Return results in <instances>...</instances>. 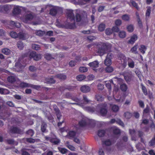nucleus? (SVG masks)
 Instances as JSON below:
<instances>
[{"label": "nucleus", "mask_w": 155, "mask_h": 155, "mask_svg": "<svg viewBox=\"0 0 155 155\" xmlns=\"http://www.w3.org/2000/svg\"><path fill=\"white\" fill-rule=\"evenodd\" d=\"M75 16V21L79 25H84L87 24L88 19L86 12L77 9Z\"/></svg>", "instance_id": "1"}, {"label": "nucleus", "mask_w": 155, "mask_h": 155, "mask_svg": "<svg viewBox=\"0 0 155 155\" xmlns=\"http://www.w3.org/2000/svg\"><path fill=\"white\" fill-rule=\"evenodd\" d=\"M97 52L98 55L101 56L106 53L111 47V44L108 43H101L99 44L97 46Z\"/></svg>", "instance_id": "2"}, {"label": "nucleus", "mask_w": 155, "mask_h": 155, "mask_svg": "<svg viewBox=\"0 0 155 155\" xmlns=\"http://www.w3.org/2000/svg\"><path fill=\"white\" fill-rule=\"evenodd\" d=\"M121 74L124 76V79L127 84H130L133 76L131 72L124 71Z\"/></svg>", "instance_id": "3"}, {"label": "nucleus", "mask_w": 155, "mask_h": 155, "mask_svg": "<svg viewBox=\"0 0 155 155\" xmlns=\"http://www.w3.org/2000/svg\"><path fill=\"white\" fill-rule=\"evenodd\" d=\"M66 14L67 17V21H73L75 20V16L73 10L71 9L67 10Z\"/></svg>", "instance_id": "4"}, {"label": "nucleus", "mask_w": 155, "mask_h": 155, "mask_svg": "<svg viewBox=\"0 0 155 155\" xmlns=\"http://www.w3.org/2000/svg\"><path fill=\"white\" fill-rule=\"evenodd\" d=\"M29 57L30 59L33 58L34 60L38 61L41 59V55L37 54L35 52L32 51L29 53Z\"/></svg>", "instance_id": "5"}, {"label": "nucleus", "mask_w": 155, "mask_h": 155, "mask_svg": "<svg viewBox=\"0 0 155 155\" xmlns=\"http://www.w3.org/2000/svg\"><path fill=\"white\" fill-rule=\"evenodd\" d=\"M100 106L101 109L100 110V113L103 116L106 115L107 113V110L106 108L107 104H100Z\"/></svg>", "instance_id": "6"}, {"label": "nucleus", "mask_w": 155, "mask_h": 155, "mask_svg": "<svg viewBox=\"0 0 155 155\" xmlns=\"http://www.w3.org/2000/svg\"><path fill=\"white\" fill-rule=\"evenodd\" d=\"M80 126L83 127L88 124H91L90 120L87 118H83L79 122Z\"/></svg>", "instance_id": "7"}, {"label": "nucleus", "mask_w": 155, "mask_h": 155, "mask_svg": "<svg viewBox=\"0 0 155 155\" xmlns=\"http://www.w3.org/2000/svg\"><path fill=\"white\" fill-rule=\"evenodd\" d=\"M65 27L67 28L73 29L76 28L75 20L73 21H67V23L65 24Z\"/></svg>", "instance_id": "8"}, {"label": "nucleus", "mask_w": 155, "mask_h": 155, "mask_svg": "<svg viewBox=\"0 0 155 155\" xmlns=\"http://www.w3.org/2000/svg\"><path fill=\"white\" fill-rule=\"evenodd\" d=\"M14 67L15 68H14V71L17 72L21 71L24 67V66L19 61L15 63Z\"/></svg>", "instance_id": "9"}, {"label": "nucleus", "mask_w": 155, "mask_h": 155, "mask_svg": "<svg viewBox=\"0 0 155 155\" xmlns=\"http://www.w3.org/2000/svg\"><path fill=\"white\" fill-rule=\"evenodd\" d=\"M10 132L12 134H19L22 132L21 129L17 127H12L10 129Z\"/></svg>", "instance_id": "10"}, {"label": "nucleus", "mask_w": 155, "mask_h": 155, "mask_svg": "<svg viewBox=\"0 0 155 155\" xmlns=\"http://www.w3.org/2000/svg\"><path fill=\"white\" fill-rule=\"evenodd\" d=\"M33 17V15L31 13H28L25 15L24 21L25 23H27L28 21L31 20Z\"/></svg>", "instance_id": "11"}, {"label": "nucleus", "mask_w": 155, "mask_h": 155, "mask_svg": "<svg viewBox=\"0 0 155 155\" xmlns=\"http://www.w3.org/2000/svg\"><path fill=\"white\" fill-rule=\"evenodd\" d=\"M80 90L83 93H87L90 91L91 88L88 86L84 85L81 87Z\"/></svg>", "instance_id": "12"}, {"label": "nucleus", "mask_w": 155, "mask_h": 155, "mask_svg": "<svg viewBox=\"0 0 155 155\" xmlns=\"http://www.w3.org/2000/svg\"><path fill=\"white\" fill-rule=\"evenodd\" d=\"M28 37L27 34L20 32L18 34V38L20 39L25 40Z\"/></svg>", "instance_id": "13"}, {"label": "nucleus", "mask_w": 155, "mask_h": 155, "mask_svg": "<svg viewBox=\"0 0 155 155\" xmlns=\"http://www.w3.org/2000/svg\"><path fill=\"white\" fill-rule=\"evenodd\" d=\"M121 64L123 68L124 69L127 65V60L124 56H122V58L120 59Z\"/></svg>", "instance_id": "14"}, {"label": "nucleus", "mask_w": 155, "mask_h": 155, "mask_svg": "<svg viewBox=\"0 0 155 155\" xmlns=\"http://www.w3.org/2000/svg\"><path fill=\"white\" fill-rule=\"evenodd\" d=\"M45 138L47 141L49 140L51 143H53L54 145L57 144L58 143V140L54 138H51L50 137L45 136Z\"/></svg>", "instance_id": "15"}, {"label": "nucleus", "mask_w": 155, "mask_h": 155, "mask_svg": "<svg viewBox=\"0 0 155 155\" xmlns=\"http://www.w3.org/2000/svg\"><path fill=\"white\" fill-rule=\"evenodd\" d=\"M129 132L132 137V140H135L136 138L137 137L136 130L134 129H129Z\"/></svg>", "instance_id": "16"}, {"label": "nucleus", "mask_w": 155, "mask_h": 155, "mask_svg": "<svg viewBox=\"0 0 155 155\" xmlns=\"http://www.w3.org/2000/svg\"><path fill=\"white\" fill-rule=\"evenodd\" d=\"M21 11V9L18 6L14 7L12 13L14 15H18L19 14Z\"/></svg>", "instance_id": "17"}, {"label": "nucleus", "mask_w": 155, "mask_h": 155, "mask_svg": "<svg viewBox=\"0 0 155 155\" xmlns=\"http://www.w3.org/2000/svg\"><path fill=\"white\" fill-rule=\"evenodd\" d=\"M9 10V7L7 5L0 6V12H3L4 11L8 12Z\"/></svg>", "instance_id": "18"}, {"label": "nucleus", "mask_w": 155, "mask_h": 155, "mask_svg": "<svg viewBox=\"0 0 155 155\" xmlns=\"http://www.w3.org/2000/svg\"><path fill=\"white\" fill-rule=\"evenodd\" d=\"M99 63L97 61H95L89 63L88 65L90 67L94 68H97L99 66Z\"/></svg>", "instance_id": "19"}, {"label": "nucleus", "mask_w": 155, "mask_h": 155, "mask_svg": "<svg viewBox=\"0 0 155 155\" xmlns=\"http://www.w3.org/2000/svg\"><path fill=\"white\" fill-rule=\"evenodd\" d=\"M31 84L27 83L24 82H21L20 84V86L22 88L25 87H31Z\"/></svg>", "instance_id": "20"}, {"label": "nucleus", "mask_w": 155, "mask_h": 155, "mask_svg": "<svg viewBox=\"0 0 155 155\" xmlns=\"http://www.w3.org/2000/svg\"><path fill=\"white\" fill-rule=\"evenodd\" d=\"M137 36L136 35H134L132 36L130 40H129L128 43L131 44H133L137 40Z\"/></svg>", "instance_id": "21"}, {"label": "nucleus", "mask_w": 155, "mask_h": 155, "mask_svg": "<svg viewBox=\"0 0 155 155\" xmlns=\"http://www.w3.org/2000/svg\"><path fill=\"white\" fill-rule=\"evenodd\" d=\"M96 100L99 102L103 101L104 99V97L100 94H97L95 95Z\"/></svg>", "instance_id": "22"}, {"label": "nucleus", "mask_w": 155, "mask_h": 155, "mask_svg": "<svg viewBox=\"0 0 155 155\" xmlns=\"http://www.w3.org/2000/svg\"><path fill=\"white\" fill-rule=\"evenodd\" d=\"M57 13V9L56 7H54L50 10V14L52 16H55Z\"/></svg>", "instance_id": "23"}, {"label": "nucleus", "mask_w": 155, "mask_h": 155, "mask_svg": "<svg viewBox=\"0 0 155 155\" xmlns=\"http://www.w3.org/2000/svg\"><path fill=\"white\" fill-rule=\"evenodd\" d=\"M148 144L150 147H153L155 146V134L154 135L152 139L149 142Z\"/></svg>", "instance_id": "24"}, {"label": "nucleus", "mask_w": 155, "mask_h": 155, "mask_svg": "<svg viewBox=\"0 0 155 155\" xmlns=\"http://www.w3.org/2000/svg\"><path fill=\"white\" fill-rule=\"evenodd\" d=\"M127 88V85L125 83L121 84L120 86V89L123 91L126 92Z\"/></svg>", "instance_id": "25"}, {"label": "nucleus", "mask_w": 155, "mask_h": 155, "mask_svg": "<svg viewBox=\"0 0 155 155\" xmlns=\"http://www.w3.org/2000/svg\"><path fill=\"white\" fill-rule=\"evenodd\" d=\"M105 28V25L103 23H101L98 27V29L100 31H103Z\"/></svg>", "instance_id": "26"}, {"label": "nucleus", "mask_w": 155, "mask_h": 155, "mask_svg": "<svg viewBox=\"0 0 155 155\" xmlns=\"http://www.w3.org/2000/svg\"><path fill=\"white\" fill-rule=\"evenodd\" d=\"M130 3L133 7L135 8L137 10H139V8L138 6V4L134 1L133 0H130Z\"/></svg>", "instance_id": "27"}, {"label": "nucleus", "mask_w": 155, "mask_h": 155, "mask_svg": "<svg viewBox=\"0 0 155 155\" xmlns=\"http://www.w3.org/2000/svg\"><path fill=\"white\" fill-rule=\"evenodd\" d=\"M17 47L20 50H22L24 48V44L21 41H18L17 44Z\"/></svg>", "instance_id": "28"}, {"label": "nucleus", "mask_w": 155, "mask_h": 155, "mask_svg": "<svg viewBox=\"0 0 155 155\" xmlns=\"http://www.w3.org/2000/svg\"><path fill=\"white\" fill-rule=\"evenodd\" d=\"M2 53L6 55H9L11 53L10 50L7 48H4L2 50Z\"/></svg>", "instance_id": "29"}, {"label": "nucleus", "mask_w": 155, "mask_h": 155, "mask_svg": "<svg viewBox=\"0 0 155 155\" xmlns=\"http://www.w3.org/2000/svg\"><path fill=\"white\" fill-rule=\"evenodd\" d=\"M66 75L64 74H59V79L61 81H64L67 79Z\"/></svg>", "instance_id": "30"}, {"label": "nucleus", "mask_w": 155, "mask_h": 155, "mask_svg": "<svg viewBox=\"0 0 155 155\" xmlns=\"http://www.w3.org/2000/svg\"><path fill=\"white\" fill-rule=\"evenodd\" d=\"M47 127V125L46 124L45 122H43L42 123L41 127V130L43 132H46Z\"/></svg>", "instance_id": "31"}, {"label": "nucleus", "mask_w": 155, "mask_h": 155, "mask_svg": "<svg viewBox=\"0 0 155 155\" xmlns=\"http://www.w3.org/2000/svg\"><path fill=\"white\" fill-rule=\"evenodd\" d=\"M105 131L104 130H100L98 131L97 134L100 137H103L105 135Z\"/></svg>", "instance_id": "32"}, {"label": "nucleus", "mask_w": 155, "mask_h": 155, "mask_svg": "<svg viewBox=\"0 0 155 155\" xmlns=\"http://www.w3.org/2000/svg\"><path fill=\"white\" fill-rule=\"evenodd\" d=\"M7 79L8 81L11 83H13L16 81L15 78L14 76H9Z\"/></svg>", "instance_id": "33"}, {"label": "nucleus", "mask_w": 155, "mask_h": 155, "mask_svg": "<svg viewBox=\"0 0 155 155\" xmlns=\"http://www.w3.org/2000/svg\"><path fill=\"white\" fill-rule=\"evenodd\" d=\"M45 81L48 83L52 84L54 83L55 82V81L53 78H48L45 79Z\"/></svg>", "instance_id": "34"}, {"label": "nucleus", "mask_w": 155, "mask_h": 155, "mask_svg": "<svg viewBox=\"0 0 155 155\" xmlns=\"http://www.w3.org/2000/svg\"><path fill=\"white\" fill-rule=\"evenodd\" d=\"M65 89H67L69 91H73L74 89V88L73 87H71L68 88H65L64 87L62 86L60 87L59 88V90L61 91H63Z\"/></svg>", "instance_id": "35"}, {"label": "nucleus", "mask_w": 155, "mask_h": 155, "mask_svg": "<svg viewBox=\"0 0 155 155\" xmlns=\"http://www.w3.org/2000/svg\"><path fill=\"white\" fill-rule=\"evenodd\" d=\"M26 150H30L24 148H22L21 150V151L22 153V155H30L28 152L25 151Z\"/></svg>", "instance_id": "36"}, {"label": "nucleus", "mask_w": 155, "mask_h": 155, "mask_svg": "<svg viewBox=\"0 0 155 155\" xmlns=\"http://www.w3.org/2000/svg\"><path fill=\"white\" fill-rule=\"evenodd\" d=\"M128 64L130 68H133L134 66V62L132 60H129Z\"/></svg>", "instance_id": "37"}, {"label": "nucleus", "mask_w": 155, "mask_h": 155, "mask_svg": "<svg viewBox=\"0 0 155 155\" xmlns=\"http://www.w3.org/2000/svg\"><path fill=\"white\" fill-rule=\"evenodd\" d=\"M86 78L85 76L83 75H79L76 77L77 79L79 81H81L84 79Z\"/></svg>", "instance_id": "38"}, {"label": "nucleus", "mask_w": 155, "mask_h": 155, "mask_svg": "<svg viewBox=\"0 0 155 155\" xmlns=\"http://www.w3.org/2000/svg\"><path fill=\"white\" fill-rule=\"evenodd\" d=\"M119 35L120 38H124L126 36V33L124 31H121L119 33Z\"/></svg>", "instance_id": "39"}, {"label": "nucleus", "mask_w": 155, "mask_h": 155, "mask_svg": "<svg viewBox=\"0 0 155 155\" xmlns=\"http://www.w3.org/2000/svg\"><path fill=\"white\" fill-rule=\"evenodd\" d=\"M122 19L125 21H128L129 20L130 17L127 14H125L123 15L122 16Z\"/></svg>", "instance_id": "40"}, {"label": "nucleus", "mask_w": 155, "mask_h": 155, "mask_svg": "<svg viewBox=\"0 0 155 155\" xmlns=\"http://www.w3.org/2000/svg\"><path fill=\"white\" fill-rule=\"evenodd\" d=\"M84 109L86 110L91 112H94L95 110L94 108L90 107H84Z\"/></svg>", "instance_id": "41"}, {"label": "nucleus", "mask_w": 155, "mask_h": 155, "mask_svg": "<svg viewBox=\"0 0 155 155\" xmlns=\"http://www.w3.org/2000/svg\"><path fill=\"white\" fill-rule=\"evenodd\" d=\"M114 70L113 68L110 66H107L105 68V71L106 72L108 73H110L112 72Z\"/></svg>", "instance_id": "42"}, {"label": "nucleus", "mask_w": 155, "mask_h": 155, "mask_svg": "<svg viewBox=\"0 0 155 155\" xmlns=\"http://www.w3.org/2000/svg\"><path fill=\"white\" fill-rule=\"evenodd\" d=\"M111 144V142L109 140H107L105 141H102L103 146L105 145L106 146H109Z\"/></svg>", "instance_id": "43"}, {"label": "nucleus", "mask_w": 155, "mask_h": 155, "mask_svg": "<svg viewBox=\"0 0 155 155\" xmlns=\"http://www.w3.org/2000/svg\"><path fill=\"white\" fill-rule=\"evenodd\" d=\"M105 33L107 35H110L113 33V31L112 29L110 28H107L105 30Z\"/></svg>", "instance_id": "44"}, {"label": "nucleus", "mask_w": 155, "mask_h": 155, "mask_svg": "<svg viewBox=\"0 0 155 155\" xmlns=\"http://www.w3.org/2000/svg\"><path fill=\"white\" fill-rule=\"evenodd\" d=\"M79 71L82 73L85 72L87 71V68L84 67H80L79 68Z\"/></svg>", "instance_id": "45"}, {"label": "nucleus", "mask_w": 155, "mask_h": 155, "mask_svg": "<svg viewBox=\"0 0 155 155\" xmlns=\"http://www.w3.org/2000/svg\"><path fill=\"white\" fill-rule=\"evenodd\" d=\"M137 45H135L132 48L131 50L132 52L134 53L135 54L138 53L137 51H136L137 48Z\"/></svg>", "instance_id": "46"}, {"label": "nucleus", "mask_w": 155, "mask_h": 155, "mask_svg": "<svg viewBox=\"0 0 155 155\" xmlns=\"http://www.w3.org/2000/svg\"><path fill=\"white\" fill-rule=\"evenodd\" d=\"M124 116L127 119H130L132 116V114L128 112H127L124 113Z\"/></svg>", "instance_id": "47"}, {"label": "nucleus", "mask_w": 155, "mask_h": 155, "mask_svg": "<svg viewBox=\"0 0 155 155\" xmlns=\"http://www.w3.org/2000/svg\"><path fill=\"white\" fill-rule=\"evenodd\" d=\"M111 83H112L113 84L115 85V84H114L112 80H111V81H110V82H108L107 83H106V86L107 87V88L111 90Z\"/></svg>", "instance_id": "48"}, {"label": "nucleus", "mask_w": 155, "mask_h": 155, "mask_svg": "<svg viewBox=\"0 0 155 155\" xmlns=\"http://www.w3.org/2000/svg\"><path fill=\"white\" fill-rule=\"evenodd\" d=\"M10 34L12 38H18V34L15 32L12 31L10 32Z\"/></svg>", "instance_id": "49"}, {"label": "nucleus", "mask_w": 155, "mask_h": 155, "mask_svg": "<svg viewBox=\"0 0 155 155\" xmlns=\"http://www.w3.org/2000/svg\"><path fill=\"white\" fill-rule=\"evenodd\" d=\"M83 100L84 101V103L85 104H87L91 101L90 100L87 99V96L85 95L83 96Z\"/></svg>", "instance_id": "50"}, {"label": "nucleus", "mask_w": 155, "mask_h": 155, "mask_svg": "<svg viewBox=\"0 0 155 155\" xmlns=\"http://www.w3.org/2000/svg\"><path fill=\"white\" fill-rule=\"evenodd\" d=\"M111 64V59H105L104 61V64L107 66H109Z\"/></svg>", "instance_id": "51"}, {"label": "nucleus", "mask_w": 155, "mask_h": 155, "mask_svg": "<svg viewBox=\"0 0 155 155\" xmlns=\"http://www.w3.org/2000/svg\"><path fill=\"white\" fill-rule=\"evenodd\" d=\"M26 134L32 137L34 134V131L33 130L30 129L26 132Z\"/></svg>", "instance_id": "52"}, {"label": "nucleus", "mask_w": 155, "mask_h": 155, "mask_svg": "<svg viewBox=\"0 0 155 155\" xmlns=\"http://www.w3.org/2000/svg\"><path fill=\"white\" fill-rule=\"evenodd\" d=\"M37 139L35 140L32 138H26V141L28 143H34L36 140H37Z\"/></svg>", "instance_id": "53"}, {"label": "nucleus", "mask_w": 155, "mask_h": 155, "mask_svg": "<svg viewBox=\"0 0 155 155\" xmlns=\"http://www.w3.org/2000/svg\"><path fill=\"white\" fill-rule=\"evenodd\" d=\"M116 122L117 124L123 127H124V124L123 122L120 119H116Z\"/></svg>", "instance_id": "54"}, {"label": "nucleus", "mask_w": 155, "mask_h": 155, "mask_svg": "<svg viewBox=\"0 0 155 155\" xmlns=\"http://www.w3.org/2000/svg\"><path fill=\"white\" fill-rule=\"evenodd\" d=\"M113 133L116 135L120 134V130L117 128H114L113 130Z\"/></svg>", "instance_id": "55"}, {"label": "nucleus", "mask_w": 155, "mask_h": 155, "mask_svg": "<svg viewBox=\"0 0 155 155\" xmlns=\"http://www.w3.org/2000/svg\"><path fill=\"white\" fill-rule=\"evenodd\" d=\"M10 23L11 25H13L14 26H16L17 28L19 27L20 25L19 23H15L14 21H10Z\"/></svg>", "instance_id": "56"}, {"label": "nucleus", "mask_w": 155, "mask_h": 155, "mask_svg": "<svg viewBox=\"0 0 155 155\" xmlns=\"http://www.w3.org/2000/svg\"><path fill=\"white\" fill-rule=\"evenodd\" d=\"M112 110L113 111L116 112L118 110L119 107L116 105H113L112 107Z\"/></svg>", "instance_id": "57"}, {"label": "nucleus", "mask_w": 155, "mask_h": 155, "mask_svg": "<svg viewBox=\"0 0 155 155\" xmlns=\"http://www.w3.org/2000/svg\"><path fill=\"white\" fill-rule=\"evenodd\" d=\"M68 134L70 137L73 138L75 136L76 133L74 131H71L69 132Z\"/></svg>", "instance_id": "58"}, {"label": "nucleus", "mask_w": 155, "mask_h": 155, "mask_svg": "<svg viewBox=\"0 0 155 155\" xmlns=\"http://www.w3.org/2000/svg\"><path fill=\"white\" fill-rule=\"evenodd\" d=\"M74 1V3L75 4L78 5H83L85 4L81 0H73Z\"/></svg>", "instance_id": "59"}, {"label": "nucleus", "mask_w": 155, "mask_h": 155, "mask_svg": "<svg viewBox=\"0 0 155 155\" xmlns=\"http://www.w3.org/2000/svg\"><path fill=\"white\" fill-rule=\"evenodd\" d=\"M45 33V31L41 30L37 31L35 32L36 34L39 36H42Z\"/></svg>", "instance_id": "60"}, {"label": "nucleus", "mask_w": 155, "mask_h": 155, "mask_svg": "<svg viewBox=\"0 0 155 155\" xmlns=\"http://www.w3.org/2000/svg\"><path fill=\"white\" fill-rule=\"evenodd\" d=\"M127 29L129 32H132L134 30V27L132 25H130L127 26Z\"/></svg>", "instance_id": "61"}, {"label": "nucleus", "mask_w": 155, "mask_h": 155, "mask_svg": "<svg viewBox=\"0 0 155 155\" xmlns=\"http://www.w3.org/2000/svg\"><path fill=\"white\" fill-rule=\"evenodd\" d=\"M59 151L62 154H64L67 152L68 150L65 148H59Z\"/></svg>", "instance_id": "62"}, {"label": "nucleus", "mask_w": 155, "mask_h": 155, "mask_svg": "<svg viewBox=\"0 0 155 155\" xmlns=\"http://www.w3.org/2000/svg\"><path fill=\"white\" fill-rule=\"evenodd\" d=\"M29 70L31 71L34 72L37 70V68L34 66H30L29 67Z\"/></svg>", "instance_id": "63"}, {"label": "nucleus", "mask_w": 155, "mask_h": 155, "mask_svg": "<svg viewBox=\"0 0 155 155\" xmlns=\"http://www.w3.org/2000/svg\"><path fill=\"white\" fill-rule=\"evenodd\" d=\"M112 30L113 32H117L118 31H119L120 30L119 28L117 26H114L112 28Z\"/></svg>", "instance_id": "64"}]
</instances>
